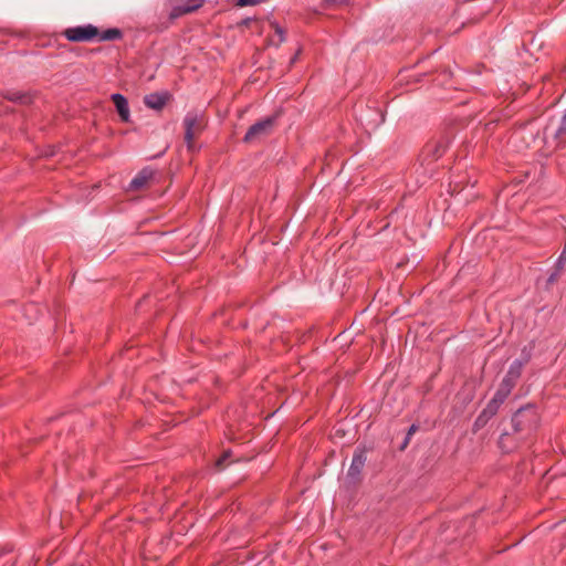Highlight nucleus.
I'll return each mask as SVG.
<instances>
[{
	"label": "nucleus",
	"instance_id": "f257e3e1",
	"mask_svg": "<svg viewBox=\"0 0 566 566\" xmlns=\"http://www.w3.org/2000/svg\"><path fill=\"white\" fill-rule=\"evenodd\" d=\"M513 433L521 436V439H528L538 428L539 415L533 403L518 408L511 419Z\"/></svg>",
	"mask_w": 566,
	"mask_h": 566
},
{
	"label": "nucleus",
	"instance_id": "f03ea898",
	"mask_svg": "<svg viewBox=\"0 0 566 566\" xmlns=\"http://www.w3.org/2000/svg\"><path fill=\"white\" fill-rule=\"evenodd\" d=\"M457 135V125L449 124L436 139L429 140L422 148L420 157L423 163L438 160L447 151Z\"/></svg>",
	"mask_w": 566,
	"mask_h": 566
},
{
	"label": "nucleus",
	"instance_id": "7ed1b4c3",
	"mask_svg": "<svg viewBox=\"0 0 566 566\" xmlns=\"http://www.w3.org/2000/svg\"><path fill=\"white\" fill-rule=\"evenodd\" d=\"M373 444L359 443L353 453L352 463L345 476V486L347 489H357L363 480V470L367 462V454L374 452Z\"/></svg>",
	"mask_w": 566,
	"mask_h": 566
},
{
	"label": "nucleus",
	"instance_id": "20e7f679",
	"mask_svg": "<svg viewBox=\"0 0 566 566\" xmlns=\"http://www.w3.org/2000/svg\"><path fill=\"white\" fill-rule=\"evenodd\" d=\"M283 115V109L277 108L273 114L258 120L251 125L245 135L243 136V143L254 144L269 137L277 125L279 118Z\"/></svg>",
	"mask_w": 566,
	"mask_h": 566
},
{
	"label": "nucleus",
	"instance_id": "39448f33",
	"mask_svg": "<svg viewBox=\"0 0 566 566\" xmlns=\"http://www.w3.org/2000/svg\"><path fill=\"white\" fill-rule=\"evenodd\" d=\"M522 376L521 363L513 361L495 392L507 398Z\"/></svg>",
	"mask_w": 566,
	"mask_h": 566
},
{
	"label": "nucleus",
	"instance_id": "423d86ee",
	"mask_svg": "<svg viewBox=\"0 0 566 566\" xmlns=\"http://www.w3.org/2000/svg\"><path fill=\"white\" fill-rule=\"evenodd\" d=\"M185 126V142L187 144V149L191 153L196 150L193 138L196 133L201 132L203 129V125L199 115L197 113L189 112L184 118Z\"/></svg>",
	"mask_w": 566,
	"mask_h": 566
},
{
	"label": "nucleus",
	"instance_id": "0eeeda50",
	"mask_svg": "<svg viewBox=\"0 0 566 566\" xmlns=\"http://www.w3.org/2000/svg\"><path fill=\"white\" fill-rule=\"evenodd\" d=\"M170 11L168 13L169 20H175L184 14L191 13L205 3V0H168Z\"/></svg>",
	"mask_w": 566,
	"mask_h": 566
},
{
	"label": "nucleus",
	"instance_id": "6e6552de",
	"mask_svg": "<svg viewBox=\"0 0 566 566\" xmlns=\"http://www.w3.org/2000/svg\"><path fill=\"white\" fill-rule=\"evenodd\" d=\"M61 35H123V30L119 28H108L101 31L93 24H86L67 28L61 32Z\"/></svg>",
	"mask_w": 566,
	"mask_h": 566
},
{
	"label": "nucleus",
	"instance_id": "1a4fd4ad",
	"mask_svg": "<svg viewBox=\"0 0 566 566\" xmlns=\"http://www.w3.org/2000/svg\"><path fill=\"white\" fill-rule=\"evenodd\" d=\"M157 171L151 167H144L129 182L128 189L132 191H138L147 188L150 182L155 179Z\"/></svg>",
	"mask_w": 566,
	"mask_h": 566
},
{
	"label": "nucleus",
	"instance_id": "9d476101",
	"mask_svg": "<svg viewBox=\"0 0 566 566\" xmlns=\"http://www.w3.org/2000/svg\"><path fill=\"white\" fill-rule=\"evenodd\" d=\"M172 99V94L168 91L154 92L144 96V104L154 111L160 112Z\"/></svg>",
	"mask_w": 566,
	"mask_h": 566
},
{
	"label": "nucleus",
	"instance_id": "9b49d317",
	"mask_svg": "<svg viewBox=\"0 0 566 566\" xmlns=\"http://www.w3.org/2000/svg\"><path fill=\"white\" fill-rule=\"evenodd\" d=\"M544 134H551L558 144L566 143V112L563 113L557 124L551 119L544 128Z\"/></svg>",
	"mask_w": 566,
	"mask_h": 566
},
{
	"label": "nucleus",
	"instance_id": "f8f14e48",
	"mask_svg": "<svg viewBox=\"0 0 566 566\" xmlns=\"http://www.w3.org/2000/svg\"><path fill=\"white\" fill-rule=\"evenodd\" d=\"M526 440L521 439V436L514 434L513 431H504L499 438L497 446L503 453H511Z\"/></svg>",
	"mask_w": 566,
	"mask_h": 566
},
{
	"label": "nucleus",
	"instance_id": "ddd939ff",
	"mask_svg": "<svg viewBox=\"0 0 566 566\" xmlns=\"http://www.w3.org/2000/svg\"><path fill=\"white\" fill-rule=\"evenodd\" d=\"M0 96L7 101H10L19 105H30L33 103L35 95L31 92L4 90L0 92Z\"/></svg>",
	"mask_w": 566,
	"mask_h": 566
},
{
	"label": "nucleus",
	"instance_id": "4468645a",
	"mask_svg": "<svg viewBox=\"0 0 566 566\" xmlns=\"http://www.w3.org/2000/svg\"><path fill=\"white\" fill-rule=\"evenodd\" d=\"M111 101L113 102L120 120L123 123H130L128 99L123 94L114 93L111 95Z\"/></svg>",
	"mask_w": 566,
	"mask_h": 566
},
{
	"label": "nucleus",
	"instance_id": "2eb2a0df",
	"mask_svg": "<svg viewBox=\"0 0 566 566\" xmlns=\"http://www.w3.org/2000/svg\"><path fill=\"white\" fill-rule=\"evenodd\" d=\"M543 44L544 42L542 41V38H528L527 42L522 41L521 49H518V55L522 59H525L524 54L533 57L536 52L541 51Z\"/></svg>",
	"mask_w": 566,
	"mask_h": 566
},
{
	"label": "nucleus",
	"instance_id": "dca6fc26",
	"mask_svg": "<svg viewBox=\"0 0 566 566\" xmlns=\"http://www.w3.org/2000/svg\"><path fill=\"white\" fill-rule=\"evenodd\" d=\"M505 400L506 398L495 392L493 398L488 402L486 407L483 409V411L493 418L497 413L500 407Z\"/></svg>",
	"mask_w": 566,
	"mask_h": 566
},
{
	"label": "nucleus",
	"instance_id": "f3484780",
	"mask_svg": "<svg viewBox=\"0 0 566 566\" xmlns=\"http://www.w3.org/2000/svg\"><path fill=\"white\" fill-rule=\"evenodd\" d=\"M492 419L491 416H489L486 412H484L483 410L480 412V415L476 417V419L474 420L473 422V426H472V432L475 434L478 433L481 429H483L488 422Z\"/></svg>",
	"mask_w": 566,
	"mask_h": 566
},
{
	"label": "nucleus",
	"instance_id": "a211bd4d",
	"mask_svg": "<svg viewBox=\"0 0 566 566\" xmlns=\"http://www.w3.org/2000/svg\"><path fill=\"white\" fill-rule=\"evenodd\" d=\"M231 455H232L231 450L223 451V453L216 461V468L218 470H223L227 465V461L230 459Z\"/></svg>",
	"mask_w": 566,
	"mask_h": 566
},
{
	"label": "nucleus",
	"instance_id": "6ab92c4d",
	"mask_svg": "<svg viewBox=\"0 0 566 566\" xmlns=\"http://www.w3.org/2000/svg\"><path fill=\"white\" fill-rule=\"evenodd\" d=\"M374 115L375 117L371 120H369V124L373 127H378L385 122V114L381 109H375Z\"/></svg>",
	"mask_w": 566,
	"mask_h": 566
},
{
	"label": "nucleus",
	"instance_id": "aec40b11",
	"mask_svg": "<svg viewBox=\"0 0 566 566\" xmlns=\"http://www.w3.org/2000/svg\"><path fill=\"white\" fill-rule=\"evenodd\" d=\"M65 39L70 42H90V41L102 42V41H112V40H115L116 38H65Z\"/></svg>",
	"mask_w": 566,
	"mask_h": 566
},
{
	"label": "nucleus",
	"instance_id": "412c9836",
	"mask_svg": "<svg viewBox=\"0 0 566 566\" xmlns=\"http://www.w3.org/2000/svg\"><path fill=\"white\" fill-rule=\"evenodd\" d=\"M563 271H564V269H558L557 264H555L553 272L547 277V281H546L547 285H552V284L556 283Z\"/></svg>",
	"mask_w": 566,
	"mask_h": 566
},
{
	"label": "nucleus",
	"instance_id": "4be33fe9",
	"mask_svg": "<svg viewBox=\"0 0 566 566\" xmlns=\"http://www.w3.org/2000/svg\"><path fill=\"white\" fill-rule=\"evenodd\" d=\"M268 0H237L238 7H248V6H256L263 2H266Z\"/></svg>",
	"mask_w": 566,
	"mask_h": 566
},
{
	"label": "nucleus",
	"instance_id": "5701e85b",
	"mask_svg": "<svg viewBox=\"0 0 566 566\" xmlns=\"http://www.w3.org/2000/svg\"><path fill=\"white\" fill-rule=\"evenodd\" d=\"M530 359H531V354L528 352H526V348H524L522 350L521 358L520 359H515L514 361H520L521 363V371H522L523 367L530 361Z\"/></svg>",
	"mask_w": 566,
	"mask_h": 566
},
{
	"label": "nucleus",
	"instance_id": "b1692460",
	"mask_svg": "<svg viewBox=\"0 0 566 566\" xmlns=\"http://www.w3.org/2000/svg\"><path fill=\"white\" fill-rule=\"evenodd\" d=\"M266 24L274 29V32L276 35H284L285 31L282 27H280L277 23L268 21Z\"/></svg>",
	"mask_w": 566,
	"mask_h": 566
},
{
	"label": "nucleus",
	"instance_id": "393cba45",
	"mask_svg": "<svg viewBox=\"0 0 566 566\" xmlns=\"http://www.w3.org/2000/svg\"><path fill=\"white\" fill-rule=\"evenodd\" d=\"M556 165L559 169H563L566 166V153L556 157Z\"/></svg>",
	"mask_w": 566,
	"mask_h": 566
},
{
	"label": "nucleus",
	"instance_id": "a878e982",
	"mask_svg": "<svg viewBox=\"0 0 566 566\" xmlns=\"http://www.w3.org/2000/svg\"><path fill=\"white\" fill-rule=\"evenodd\" d=\"M440 76H443V80L440 82L441 84H446L447 80H450L452 77V72L450 69H444Z\"/></svg>",
	"mask_w": 566,
	"mask_h": 566
},
{
	"label": "nucleus",
	"instance_id": "bb28decb",
	"mask_svg": "<svg viewBox=\"0 0 566 566\" xmlns=\"http://www.w3.org/2000/svg\"><path fill=\"white\" fill-rule=\"evenodd\" d=\"M418 430H419V424H417V423H412V424L409 427V429H408V431H407L406 436H407V437H409V438L411 439V437H412V436H413Z\"/></svg>",
	"mask_w": 566,
	"mask_h": 566
},
{
	"label": "nucleus",
	"instance_id": "cd10ccee",
	"mask_svg": "<svg viewBox=\"0 0 566 566\" xmlns=\"http://www.w3.org/2000/svg\"><path fill=\"white\" fill-rule=\"evenodd\" d=\"M301 53H302V46H298V49L296 50V52L294 53V55L290 60V66H292V65H294L296 63V61L298 60Z\"/></svg>",
	"mask_w": 566,
	"mask_h": 566
},
{
	"label": "nucleus",
	"instance_id": "c85d7f7f",
	"mask_svg": "<svg viewBox=\"0 0 566 566\" xmlns=\"http://www.w3.org/2000/svg\"><path fill=\"white\" fill-rule=\"evenodd\" d=\"M410 440L411 439L409 437L405 436V439L402 440V443L399 446V450L403 451L408 447Z\"/></svg>",
	"mask_w": 566,
	"mask_h": 566
},
{
	"label": "nucleus",
	"instance_id": "c756f323",
	"mask_svg": "<svg viewBox=\"0 0 566 566\" xmlns=\"http://www.w3.org/2000/svg\"><path fill=\"white\" fill-rule=\"evenodd\" d=\"M327 3L329 4H335V3H345L347 2L348 0H325Z\"/></svg>",
	"mask_w": 566,
	"mask_h": 566
},
{
	"label": "nucleus",
	"instance_id": "7c9ffc66",
	"mask_svg": "<svg viewBox=\"0 0 566 566\" xmlns=\"http://www.w3.org/2000/svg\"><path fill=\"white\" fill-rule=\"evenodd\" d=\"M36 45H42V46L50 45V40L49 41H43L42 43H36Z\"/></svg>",
	"mask_w": 566,
	"mask_h": 566
},
{
	"label": "nucleus",
	"instance_id": "2f4dec72",
	"mask_svg": "<svg viewBox=\"0 0 566 566\" xmlns=\"http://www.w3.org/2000/svg\"><path fill=\"white\" fill-rule=\"evenodd\" d=\"M284 39H285L284 36H281V38H280V42L276 44V46H279V45H280V43H281Z\"/></svg>",
	"mask_w": 566,
	"mask_h": 566
},
{
	"label": "nucleus",
	"instance_id": "473e14b6",
	"mask_svg": "<svg viewBox=\"0 0 566 566\" xmlns=\"http://www.w3.org/2000/svg\"><path fill=\"white\" fill-rule=\"evenodd\" d=\"M8 35L13 36V35H19V34L18 33H9Z\"/></svg>",
	"mask_w": 566,
	"mask_h": 566
},
{
	"label": "nucleus",
	"instance_id": "72a5a7b5",
	"mask_svg": "<svg viewBox=\"0 0 566 566\" xmlns=\"http://www.w3.org/2000/svg\"><path fill=\"white\" fill-rule=\"evenodd\" d=\"M565 112H566V109H565Z\"/></svg>",
	"mask_w": 566,
	"mask_h": 566
}]
</instances>
